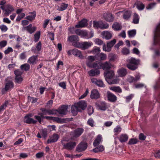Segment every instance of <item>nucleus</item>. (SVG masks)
Masks as SVG:
<instances>
[{
  "instance_id": "nucleus-25",
  "label": "nucleus",
  "mask_w": 160,
  "mask_h": 160,
  "mask_svg": "<svg viewBox=\"0 0 160 160\" xmlns=\"http://www.w3.org/2000/svg\"><path fill=\"white\" fill-rule=\"evenodd\" d=\"M84 130L82 128H78L74 131V136L75 137H79L83 132Z\"/></svg>"
},
{
  "instance_id": "nucleus-20",
  "label": "nucleus",
  "mask_w": 160,
  "mask_h": 160,
  "mask_svg": "<svg viewBox=\"0 0 160 160\" xmlns=\"http://www.w3.org/2000/svg\"><path fill=\"white\" fill-rule=\"evenodd\" d=\"M58 135L55 133H54L50 139L48 140L47 142L48 144L55 142H57L59 138Z\"/></svg>"
},
{
  "instance_id": "nucleus-55",
  "label": "nucleus",
  "mask_w": 160,
  "mask_h": 160,
  "mask_svg": "<svg viewBox=\"0 0 160 160\" xmlns=\"http://www.w3.org/2000/svg\"><path fill=\"white\" fill-rule=\"evenodd\" d=\"M48 132L46 129H42L41 132V135L44 138H46L47 136Z\"/></svg>"
},
{
  "instance_id": "nucleus-46",
  "label": "nucleus",
  "mask_w": 160,
  "mask_h": 160,
  "mask_svg": "<svg viewBox=\"0 0 160 160\" xmlns=\"http://www.w3.org/2000/svg\"><path fill=\"white\" fill-rule=\"evenodd\" d=\"M23 80V78L21 76H15V82L16 83H20Z\"/></svg>"
},
{
  "instance_id": "nucleus-58",
  "label": "nucleus",
  "mask_w": 160,
  "mask_h": 160,
  "mask_svg": "<svg viewBox=\"0 0 160 160\" xmlns=\"http://www.w3.org/2000/svg\"><path fill=\"white\" fill-rule=\"evenodd\" d=\"M122 52L123 54L127 55L129 53V50L126 48H124L122 49Z\"/></svg>"
},
{
  "instance_id": "nucleus-43",
  "label": "nucleus",
  "mask_w": 160,
  "mask_h": 160,
  "mask_svg": "<svg viewBox=\"0 0 160 160\" xmlns=\"http://www.w3.org/2000/svg\"><path fill=\"white\" fill-rule=\"evenodd\" d=\"M40 36V31H37L34 36V41L35 42H37L39 40Z\"/></svg>"
},
{
  "instance_id": "nucleus-29",
  "label": "nucleus",
  "mask_w": 160,
  "mask_h": 160,
  "mask_svg": "<svg viewBox=\"0 0 160 160\" xmlns=\"http://www.w3.org/2000/svg\"><path fill=\"white\" fill-rule=\"evenodd\" d=\"M102 139V137L101 135H98L96 139L94 141L93 143L94 147L98 146L100 144Z\"/></svg>"
},
{
  "instance_id": "nucleus-61",
  "label": "nucleus",
  "mask_w": 160,
  "mask_h": 160,
  "mask_svg": "<svg viewBox=\"0 0 160 160\" xmlns=\"http://www.w3.org/2000/svg\"><path fill=\"white\" fill-rule=\"evenodd\" d=\"M50 20L48 19H45L43 25V27L44 28H45L47 26Z\"/></svg>"
},
{
  "instance_id": "nucleus-35",
  "label": "nucleus",
  "mask_w": 160,
  "mask_h": 160,
  "mask_svg": "<svg viewBox=\"0 0 160 160\" xmlns=\"http://www.w3.org/2000/svg\"><path fill=\"white\" fill-rule=\"evenodd\" d=\"M100 73V71L97 69L95 70L92 69L88 72L89 75L92 76H94L96 75H98Z\"/></svg>"
},
{
  "instance_id": "nucleus-47",
  "label": "nucleus",
  "mask_w": 160,
  "mask_h": 160,
  "mask_svg": "<svg viewBox=\"0 0 160 160\" xmlns=\"http://www.w3.org/2000/svg\"><path fill=\"white\" fill-rule=\"evenodd\" d=\"M128 33L129 37H134L136 34V31L135 30L129 31Z\"/></svg>"
},
{
  "instance_id": "nucleus-7",
  "label": "nucleus",
  "mask_w": 160,
  "mask_h": 160,
  "mask_svg": "<svg viewBox=\"0 0 160 160\" xmlns=\"http://www.w3.org/2000/svg\"><path fill=\"white\" fill-rule=\"evenodd\" d=\"M87 143L82 142L77 146L76 148V152H80L84 151L87 148Z\"/></svg>"
},
{
  "instance_id": "nucleus-15",
  "label": "nucleus",
  "mask_w": 160,
  "mask_h": 160,
  "mask_svg": "<svg viewBox=\"0 0 160 160\" xmlns=\"http://www.w3.org/2000/svg\"><path fill=\"white\" fill-rule=\"evenodd\" d=\"M91 81L92 83H94L98 86L100 87H104L105 86V85L101 80L97 79L95 78H93L91 79Z\"/></svg>"
},
{
  "instance_id": "nucleus-12",
  "label": "nucleus",
  "mask_w": 160,
  "mask_h": 160,
  "mask_svg": "<svg viewBox=\"0 0 160 160\" xmlns=\"http://www.w3.org/2000/svg\"><path fill=\"white\" fill-rule=\"evenodd\" d=\"M100 94L96 89H93L90 95V98L92 99H97L100 98Z\"/></svg>"
},
{
  "instance_id": "nucleus-8",
  "label": "nucleus",
  "mask_w": 160,
  "mask_h": 160,
  "mask_svg": "<svg viewBox=\"0 0 160 160\" xmlns=\"http://www.w3.org/2000/svg\"><path fill=\"white\" fill-rule=\"evenodd\" d=\"M88 20L86 18H83L78 22V24L75 25V27L77 28H82L86 27L88 25Z\"/></svg>"
},
{
  "instance_id": "nucleus-3",
  "label": "nucleus",
  "mask_w": 160,
  "mask_h": 160,
  "mask_svg": "<svg viewBox=\"0 0 160 160\" xmlns=\"http://www.w3.org/2000/svg\"><path fill=\"white\" fill-rule=\"evenodd\" d=\"M67 54L69 56L72 54L76 57H78L80 59L84 58V57L83 56L81 51L76 48H74L70 50L67 52Z\"/></svg>"
},
{
  "instance_id": "nucleus-64",
  "label": "nucleus",
  "mask_w": 160,
  "mask_h": 160,
  "mask_svg": "<svg viewBox=\"0 0 160 160\" xmlns=\"http://www.w3.org/2000/svg\"><path fill=\"white\" fill-rule=\"evenodd\" d=\"M154 156L156 158H160V150L156 151L154 154Z\"/></svg>"
},
{
  "instance_id": "nucleus-54",
  "label": "nucleus",
  "mask_w": 160,
  "mask_h": 160,
  "mask_svg": "<svg viewBox=\"0 0 160 160\" xmlns=\"http://www.w3.org/2000/svg\"><path fill=\"white\" fill-rule=\"evenodd\" d=\"M137 8L138 10H141L144 9L145 5L142 3H140V4H137Z\"/></svg>"
},
{
  "instance_id": "nucleus-24",
  "label": "nucleus",
  "mask_w": 160,
  "mask_h": 160,
  "mask_svg": "<svg viewBox=\"0 0 160 160\" xmlns=\"http://www.w3.org/2000/svg\"><path fill=\"white\" fill-rule=\"evenodd\" d=\"M23 29L27 30L29 33L32 34L36 30V28L35 27H32V25L30 24L28 26L23 28Z\"/></svg>"
},
{
  "instance_id": "nucleus-53",
  "label": "nucleus",
  "mask_w": 160,
  "mask_h": 160,
  "mask_svg": "<svg viewBox=\"0 0 160 160\" xmlns=\"http://www.w3.org/2000/svg\"><path fill=\"white\" fill-rule=\"evenodd\" d=\"M38 115H40V117H41V118L42 119V121L43 120V119L44 118L48 120H50V119L51 117H50V116H43V115H44L43 114V112L39 113Z\"/></svg>"
},
{
  "instance_id": "nucleus-32",
  "label": "nucleus",
  "mask_w": 160,
  "mask_h": 160,
  "mask_svg": "<svg viewBox=\"0 0 160 160\" xmlns=\"http://www.w3.org/2000/svg\"><path fill=\"white\" fill-rule=\"evenodd\" d=\"M29 13L32 14L33 15H29L26 16L25 17V19L28 20L29 21H32L35 19V18L36 16V12H35L34 11L32 12H29Z\"/></svg>"
},
{
  "instance_id": "nucleus-44",
  "label": "nucleus",
  "mask_w": 160,
  "mask_h": 160,
  "mask_svg": "<svg viewBox=\"0 0 160 160\" xmlns=\"http://www.w3.org/2000/svg\"><path fill=\"white\" fill-rule=\"evenodd\" d=\"M131 13L130 11H125L123 15V18L124 19L128 20L131 17Z\"/></svg>"
},
{
  "instance_id": "nucleus-49",
  "label": "nucleus",
  "mask_w": 160,
  "mask_h": 160,
  "mask_svg": "<svg viewBox=\"0 0 160 160\" xmlns=\"http://www.w3.org/2000/svg\"><path fill=\"white\" fill-rule=\"evenodd\" d=\"M138 141L137 139L132 138L130 139L128 142V144L129 145L134 144L137 143Z\"/></svg>"
},
{
  "instance_id": "nucleus-21",
  "label": "nucleus",
  "mask_w": 160,
  "mask_h": 160,
  "mask_svg": "<svg viewBox=\"0 0 160 160\" xmlns=\"http://www.w3.org/2000/svg\"><path fill=\"white\" fill-rule=\"evenodd\" d=\"M38 58V56L37 55H33L28 58L27 62L30 64H35L37 63Z\"/></svg>"
},
{
  "instance_id": "nucleus-39",
  "label": "nucleus",
  "mask_w": 160,
  "mask_h": 160,
  "mask_svg": "<svg viewBox=\"0 0 160 160\" xmlns=\"http://www.w3.org/2000/svg\"><path fill=\"white\" fill-rule=\"evenodd\" d=\"M104 147L102 145H100L96 148L92 150V151L95 153H97L99 152H102L104 150Z\"/></svg>"
},
{
  "instance_id": "nucleus-42",
  "label": "nucleus",
  "mask_w": 160,
  "mask_h": 160,
  "mask_svg": "<svg viewBox=\"0 0 160 160\" xmlns=\"http://www.w3.org/2000/svg\"><path fill=\"white\" fill-rule=\"evenodd\" d=\"M8 104V101H5L3 103L2 105L0 106V113L3 112L4 109H5L6 107Z\"/></svg>"
},
{
  "instance_id": "nucleus-36",
  "label": "nucleus",
  "mask_w": 160,
  "mask_h": 160,
  "mask_svg": "<svg viewBox=\"0 0 160 160\" xmlns=\"http://www.w3.org/2000/svg\"><path fill=\"white\" fill-rule=\"evenodd\" d=\"M102 63L98 61H96L93 63V66L92 68L98 70L102 68Z\"/></svg>"
},
{
  "instance_id": "nucleus-51",
  "label": "nucleus",
  "mask_w": 160,
  "mask_h": 160,
  "mask_svg": "<svg viewBox=\"0 0 160 160\" xmlns=\"http://www.w3.org/2000/svg\"><path fill=\"white\" fill-rule=\"evenodd\" d=\"M94 122L93 119L92 118H89L87 121V124L93 127L94 126Z\"/></svg>"
},
{
  "instance_id": "nucleus-2",
  "label": "nucleus",
  "mask_w": 160,
  "mask_h": 160,
  "mask_svg": "<svg viewBox=\"0 0 160 160\" xmlns=\"http://www.w3.org/2000/svg\"><path fill=\"white\" fill-rule=\"evenodd\" d=\"M68 141L66 138H63L62 139L61 142L63 148L69 151L73 150L77 145L76 142L72 141Z\"/></svg>"
},
{
  "instance_id": "nucleus-38",
  "label": "nucleus",
  "mask_w": 160,
  "mask_h": 160,
  "mask_svg": "<svg viewBox=\"0 0 160 160\" xmlns=\"http://www.w3.org/2000/svg\"><path fill=\"white\" fill-rule=\"evenodd\" d=\"M68 6V4H66L64 3H62L60 4V6H58V10L59 11H63L66 10Z\"/></svg>"
},
{
  "instance_id": "nucleus-40",
  "label": "nucleus",
  "mask_w": 160,
  "mask_h": 160,
  "mask_svg": "<svg viewBox=\"0 0 160 160\" xmlns=\"http://www.w3.org/2000/svg\"><path fill=\"white\" fill-rule=\"evenodd\" d=\"M100 28L104 29L108 28L109 27V24L107 23H104L102 21H100Z\"/></svg>"
},
{
  "instance_id": "nucleus-28",
  "label": "nucleus",
  "mask_w": 160,
  "mask_h": 160,
  "mask_svg": "<svg viewBox=\"0 0 160 160\" xmlns=\"http://www.w3.org/2000/svg\"><path fill=\"white\" fill-rule=\"evenodd\" d=\"M92 45V43L85 42L81 43H79L78 48L81 47L84 49H86L89 48Z\"/></svg>"
},
{
  "instance_id": "nucleus-56",
  "label": "nucleus",
  "mask_w": 160,
  "mask_h": 160,
  "mask_svg": "<svg viewBox=\"0 0 160 160\" xmlns=\"http://www.w3.org/2000/svg\"><path fill=\"white\" fill-rule=\"evenodd\" d=\"M94 41L96 44L99 45H101L103 43L102 41L98 38L96 39Z\"/></svg>"
},
{
  "instance_id": "nucleus-23",
  "label": "nucleus",
  "mask_w": 160,
  "mask_h": 160,
  "mask_svg": "<svg viewBox=\"0 0 160 160\" xmlns=\"http://www.w3.org/2000/svg\"><path fill=\"white\" fill-rule=\"evenodd\" d=\"M40 110L44 115H46L47 114L49 115L56 114L55 110L47 109L45 108H41Z\"/></svg>"
},
{
  "instance_id": "nucleus-4",
  "label": "nucleus",
  "mask_w": 160,
  "mask_h": 160,
  "mask_svg": "<svg viewBox=\"0 0 160 160\" xmlns=\"http://www.w3.org/2000/svg\"><path fill=\"white\" fill-rule=\"evenodd\" d=\"M72 119L73 118H72L62 119L58 117H51L50 120L53 121L54 122H56L58 123H63L71 121Z\"/></svg>"
},
{
  "instance_id": "nucleus-60",
  "label": "nucleus",
  "mask_w": 160,
  "mask_h": 160,
  "mask_svg": "<svg viewBox=\"0 0 160 160\" xmlns=\"http://www.w3.org/2000/svg\"><path fill=\"white\" fill-rule=\"evenodd\" d=\"M7 42L5 40H3L0 42V47L1 48L4 47L7 44Z\"/></svg>"
},
{
  "instance_id": "nucleus-5",
  "label": "nucleus",
  "mask_w": 160,
  "mask_h": 160,
  "mask_svg": "<svg viewBox=\"0 0 160 160\" xmlns=\"http://www.w3.org/2000/svg\"><path fill=\"white\" fill-rule=\"evenodd\" d=\"M68 40L72 42L73 46L78 48L79 42H78V37L76 35H72L68 38Z\"/></svg>"
},
{
  "instance_id": "nucleus-19",
  "label": "nucleus",
  "mask_w": 160,
  "mask_h": 160,
  "mask_svg": "<svg viewBox=\"0 0 160 160\" xmlns=\"http://www.w3.org/2000/svg\"><path fill=\"white\" fill-rule=\"evenodd\" d=\"M78 108H81L82 110H85L86 108L87 104L85 101L81 100L75 103Z\"/></svg>"
},
{
  "instance_id": "nucleus-48",
  "label": "nucleus",
  "mask_w": 160,
  "mask_h": 160,
  "mask_svg": "<svg viewBox=\"0 0 160 160\" xmlns=\"http://www.w3.org/2000/svg\"><path fill=\"white\" fill-rule=\"evenodd\" d=\"M25 16V14L24 13H22L20 14H18L16 20L17 22H19L20 20L23 18Z\"/></svg>"
},
{
  "instance_id": "nucleus-41",
  "label": "nucleus",
  "mask_w": 160,
  "mask_h": 160,
  "mask_svg": "<svg viewBox=\"0 0 160 160\" xmlns=\"http://www.w3.org/2000/svg\"><path fill=\"white\" fill-rule=\"evenodd\" d=\"M139 20V16L137 14L135 13L133 15V22L135 24L138 23Z\"/></svg>"
},
{
  "instance_id": "nucleus-9",
  "label": "nucleus",
  "mask_w": 160,
  "mask_h": 160,
  "mask_svg": "<svg viewBox=\"0 0 160 160\" xmlns=\"http://www.w3.org/2000/svg\"><path fill=\"white\" fill-rule=\"evenodd\" d=\"M104 73L105 79L107 81L109 84L113 83L111 82H109V81L110 79L112 78L113 77L114 75V72L112 70H108L107 71L104 72Z\"/></svg>"
},
{
  "instance_id": "nucleus-34",
  "label": "nucleus",
  "mask_w": 160,
  "mask_h": 160,
  "mask_svg": "<svg viewBox=\"0 0 160 160\" xmlns=\"http://www.w3.org/2000/svg\"><path fill=\"white\" fill-rule=\"evenodd\" d=\"M71 110L72 113L73 115L74 116L77 115L78 112L79 111V108H78L75 104L74 106L72 107Z\"/></svg>"
},
{
  "instance_id": "nucleus-16",
  "label": "nucleus",
  "mask_w": 160,
  "mask_h": 160,
  "mask_svg": "<svg viewBox=\"0 0 160 160\" xmlns=\"http://www.w3.org/2000/svg\"><path fill=\"white\" fill-rule=\"evenodd\" d=\"M94 36V33L92 32H88L86 31H82L81 36V37L84 38L86 39L91 38Z\"/></svg>"
},
{
  "instance_id": "nucleus-10",
  "label": "nucleus",
  "mask_w": 160,
  "mask_h": 160,
  "mask_svg": "<svg viewBox=\"0 0 160 160\" xmlns=\"http://www.w3.org/2000/svg\"><path fill=\"white\" fill-rule=\"evenodd\" d=\"M13 83L12 81H9L6 83L5 88L2 89V93L3 94H5L9 89L13 88Z\"/></svg>"
},
{
  "instance_id": "nucleus-33",
  "label": "nucleus",
  "mask_w": 160,
  "mask_h": 160,
  "mask_svg": "<svg viewBox=\"0 0 160 160\" xmlns=\"http://www.w3.org/2000/svg\"><path fill=\"white\" fill-rule=\"evenodd\" d=\"M20 68L23 71H27L30 69V65L26 63L20 66Z\"/></svg>"
},
{
  "instance_id": "nucleus-27",
  "label": "nucleus",
  "mask_w": 160,
  "mask_h": 160,
  "mask_svg": "<svg viewBox=\"0 0 160 160\" xmlns=\"http://www.w3.org/2000/svg\"><path fill=\"white\" fill-rule=\"evenodd\" d=\"M102 35L103 36V38L106 40L110 39L112 37V34L109 31H103L102 33Z\"/></svg>"
},
{
  "instance_id": "nucleus-17",
  "label": "nucleus",
  "mask_w": 160,
  "mask_h": 160,
  "mask_svg": "<svg viewBox=\"0 0 160 160\" xmlns=\"http://www.w3.org/2000/svg\"><path fill=\"white\" fill-rule=\"evenodd\" d=\"M29 115H27L24 117V122L28 124H36L37 121L34 120L33 119L29 117Z\"/></svg>"
},
{
  "instance_id": "nucleus-57",
  "label": "nucleus",
  "mask_w": 160,
  "mask_h": 160,
  "mask_svg": "<svg viewBox=\"0 0 160 160\" xmlns=\"http://www.w3.org/2000/svg\"><path fill=\"white\" fill-rule=\"evenodd\" d=\"M156 4V2L151 3L149 4L147 7L146 8L147 9H151Z\"/></svg>"
},
{
  "instance_id": "nucleus-50",
  "label": "nucleus",
  "mask_w": 160,
  "mask_h": 160,
  "mask_svg": "<svg viewBox=\"0 0 160 160\" xmlns=\"http://www.w3.org/2000/svg\"><path fill=\"white\" fill-rule=\"evenodd\" d=\"M100 50L99 48L97 47H94L92 50V52L93 54H97L100 52Z\"/></svg>"
},
{
  "instance_id": "nucleus-22",
  "label": "nucleus",
  "mask_w": 160,
  "mask_h": 160,
  "mask_svg": "<svg viewBox=\"0 0 160 160\" xmlns=\"http://www.w3.org/2000/svg\"><path fill=\"white\" fill-rule=\"evenodd\" d=\"M107 98L108 101L111 102H114L117 99L116 96L109 91L107 92Z\"/></svg>"
},
{
  "instance_id": "nucleus-14",
  "label": "nucleus",
  "mask_w": 160,
  "mask_h": 160,
  "mask_svg": "<svg viewBox=\"0 0 160 160\" xmlns=\"http://www.w3.org/2000/svg\"><path fill=\"white\" fill-rule=\"evenodd\" d=\"M42 49V44L41 41L39 42L36 45V48L32 47L31 51L35 53H39L40 51Z\"/></svg>"
},
{
  "instance_id": "nucleus-11",
  "label": "nucleus",
  "mask_w": 160,
  "mask_h": 160,
  "mask_svg": "<svg viewBox=\"0 0 160 160\" xmlns=\"http://www.w3.org/2000/svg\"><path fill=\"white\" fill-rule=\"evenodd\" d=\"M68 106L66 105H62L58 109H55L56 114L57 113L60 114L65 115L68 109Z\"/></svg>"
},
{
  "instance_id": "nucleus-30",
  "label": "nucleus",
  "mask_w": 160,
  "mask_h": 160,
  "mask_svg": "<svg viewBox=\"0 0 160 160\" xmlns=\"http://www.w3.org/2000/svg\"><path fill=\"white\" fill-rule=\"evenodd\" d=\"M118 75L120 77L125 76L127 74V71L126 69L122 68L118 71Z\"/></svg>"
},
{
  "instance_id": "nucleus-1",
  "label": "nucleus",
  "mask_w": 160,
  "mask_h": 160,
  "mask_svg": "<svg viewBox=\"0 0 160 160\" xmlns=\"http://www.w3.org/2000/svg\"><path fill=\"white\" fill-rule=\"evenodd\" d=\"M127 61V67L132 71H134L138 68L140 62L139 60L136 59L135 58L132 57L129 58Z\"/></svg>"
},
{
  "instance_id": "nucleus-31",
  "label": "nucleus",
  "mask_w": 160,
  "mask_h": 160,
  "mask_svg": "<svg viewBox=\"0 0 160 160\" xmlns=\"http://www.w3.org/2000/svg\"><path fill=\"white\" fill-rule=\"evenodd\" d=\"M128 139V136L125 134H122L121 135L119 138V140L122 143L127 141Z\"/></svg>"
},
{
  "instance_id": "nucleus-26",
  "label": "nucleus",
  "mask_w": 160,
  "mask_h": 160,
  "mask_svg": "<svg viewBox=\"0 0 160 160\" xmlns=\"http://www.w3.org/2000/svg\"><path fill=\"white\" fill-rule=\"evenodd\" d=\"M112 28L115 31H118L120 30L122 28L121 23L118 22H115L112 25Z\"/></svg>"
},
{
  "instance_id": "nucleus-45",
  "label": "nucleus",
  "mask_w": 160,
  "mask_h": 160,
  "mask_svg": "<svg viewBox=\"0 0 160 160\" xmlns=\"http://www.w3.org/2000/svg\"><path fill=\"white\" fill-rule=\"evenodd\" d=\"M111 90L116 92L121 93L122 92V89L119 87H113L111 88Z\"/></svg>"
},
{
  "instance_id": "nucleus-18",
  "label": "nucleus",
  "mask_w": 160,
  "mask_h": 160,
  "mask_svg": "<svg viewBox=\"0 0 160 160\" xmlns=\"http://www.w3.org/2000/svg\"><path fill=\"white\" fill-rule=\"evenodd\" d=\"M103 17L104 19L108 22H111L114 20V17L111 13H104Z\"/></svg>"
},
{
  "instance_id": "nucleus-63",
  "label": "nucleus",
  "mask_w": 160,
  "mask_h": 160,
  "mask_svg": "<svg viewBox=\"0 0 160 160\" xmlns=\"http://www.w3.org/2000/svg\"><path fill=\"white\" fill-rule=\"evenodd\" d=\"M0 28L2 31L6 32L8 29L7 27L4 25L0 26Z\"/></svg>"
},
{
  "instance_id": "nucleus-13",
  "label": "nucleus",
  "mask_w": 160,
  "mask_h": 160,
  "mask_svg": "<svg viewBox=\"0 0 160 160\" xmlns=\"http://www.w3.org/2000/svg\"><path fill=\"white\" fill-rule=\"evenodd\" d=\"M96 105L99 110L102 111H105L107 109V106L106 103L103 101H99L96 103Z\"/></svg>"
},
{
  "instance_id": "nucleus-52",
  "label": "nucleus",
  "mask_w": 160,
  "mask_h": 160,
  "mask_svg": "<svg viewBox=\"0 0 160 160\" xmlns=\"http://www.w3.org/2000/svg\"><path fill=\"white\" fill-rule=\"evenodd\" d=\"M121 128L120 126H117L116 128H115L113 130L114 132L117 133H115V135H117L120 132H121Z\"/></svg>"
},
{
  "instance_id": "nucleus-6",
  "label": "nucleus",
  "mask_w": 160,
  "mask_h": 160,
  "mask_svg": "<svg viewBox=\"0 0 160 160\" xmlns=\"http://www.w3.org/2000/svg\"><path fill=\"white\" fill-rule=\"evenodd\" d=\"M116 42L115 39H113L110 42L107 43V46L105 44L103 45V51L109 52L111 50V48L115 44Z\"/></svg>"
},
{
  "instance_id": "nucleus-59",
  "label": "nucleus",
  "mask_w": 160,
  "mask_h": 160,
  "mask_svg": "<svg viewBox=\"0 0 160 160\" xmlns=\"http://www.w3.org/2000/svg\"><path fill=\"white\" fill-rule=\"evenodd\" d=\"M13 50L12 48L8 47L4 53L5 54H8L9 52H13Z\"/></svg>"
},
{
  "instance_id": "nucleus-62",
  "label": "nucleus",
  "mask_w": 160,
  "mask_h": 160,
  "mask_svg": "<svg viewBox=\"0 0 160 160\" xmlns=\"http://www.w3.org/2000/svg\"><path fill=\"white\" fill-rule=\"evenodd\" d=\"M26 57V52H24L21 53L19 55L20 58L21 60L24 59Z\"/></svg>"
},
{
  "instance_id": "nucleus-37",
  "label": "nucleus",
  "mask_w": 160,
  "mask_h": 160,
  "mask_svg": "<svg viewBox=\"0 0 160 160\" xmlns=\"http://www.w3.org/2000/svg\"><path fill=\"white\" fill-rule=\"evenodd\" d=\"M102 68L104 70H107L111 68V64L108 62H106L104 63H102Z\"/></svg>"
}]
</instances>
